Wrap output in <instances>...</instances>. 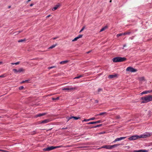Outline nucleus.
I'll list each match as a JSON object with an SVG mask.
<instances>
[{
	"label": "nucleus",
	"mask_w": 152,
	"mask_h": 152,
	"mask_svg": "<svg viewBox=\"0 0 152 152\" xmlns=\"http://www.w3.org/2000/svg\"><path fill=\"white\" fill-rule=\"evenodd\" d=\"M120 145V144H115L113 145H105L103 146L102 148H105L107 149H110L113 148H115Z\"/></svg>",
	"instance_id": "20e7f679"
},
{
	"label": "nucleus",
	"mask_w": 152,
	"mask_h": 152,
	"mask_svg": "<svg viewBox=\"0 0 152 152\" xmlns=\"http://www.w3.org/2000/svg\"><path fill=\"white\" fill-rule=\"evenodd\" d=\"M33 4H31L30 5V6L31 7L32 6H33Z\"/></svg>",
	"instance_id": "5fc2aeb1"
},
{
	"label": "nucleus",
	"mask_w": 152,
	"mask_h": 152,
	"mask_svg": "<svg viewBox=\"0 0 152 152\" xmlns=\"http://www.w3.org/2000/svg\"><path fill=\"white\" fill-rule=\"evenodd\" d=\"M69 61H62L60 62V64H66Z\"/></svg>",
	"instance_id": "f3484780"
},
{
	"label": "nucleus",
	"mask_w": 152,
	"mask_h": 152,
	"mask_svg": "<svg viewBox=\"0 0 152 152\" xmlns=\"http://www.w3.org/2000/svg\"><path fill=\"white\" fill-rule=\"evenodd\" d=\"M51 16V15H48V16H47L46 18H49V17H50Z\"/></svg>",
	"instance_id": "3c124183"
},
{
	"label": "nucleus",
	"mask_w": 152,
	"mask_h": 152,
	"mask_svg": "<svg viewBox=\"0 0 152 152\" xmlns=\"http://www.w3.org/2000/svg\"><path fill=\"white\" fill-rule=\"evenodd\" d=\"M126 137H120V140H123V139H125L126 138Z\"/></svg>",
	"instance_id": "c9c22d12"
},
{
	"label": "nucleus",
	"mask_w": 152,
	"mask_h": 152,
	"mask_svg": "<svg viewBox=\"0 0 152 152\" xmlns=\"http://www.w3.org/2000/svg\"><path fill=\"white\" fill-rule=\"evenodd\" d=\"M139 151L140 152H147L148 151L146 150H140Z\"/></svg>",
	"instance_id": "c85d7f7f"
},
{
	"label": "nucleus",
	"mask_w": 152,
	"mask_h": 152,
	"mask_svg": "<svg viewBox=\"0 0 152 152\" xmlns=\"http://www.w3.org/2000/svg\"><path fill=\"white\" fill-rule=\"evenodd\" d=\"M99 127V126L98 125H97L96 126H94L92 128H96V127Z\"/></svg>",
	"instance_id": "a18cd8bd"
},
{
	"label": "nucleus",
	"mask_w": 152,
	"mask_h": 152,
	"mask_svg": "<svg viewBox=\"0 0 152 152\" xmlns=\"http://www.w3.org/2000/svg\"><path fill=\"white\" fill-rule=\"evenodd\" d=\"M83 77V75H80L78 76H77V77H75L74 79H79V78H80V77Z\"/></svg>",
	"instance_id": "b1692460"
},
{
	"label": "nucleus",
	"mask_w": 152,
	"mask_h": 152,
	"mask_svg": "<svg viewBox=\"0 0 152 152\" xmlns=\"http://www.w3.org/2000/svg\"><path fill=\"white\" fill-rule=\"evenodd\" d=\"M77 87H72L71 86H69L66 88H65L62 89V90L63 91L67 90L69 91H71L72 90L77 89Z\"/></svg>",
	"instance_id": "39448f33"
},
{
	"label": "nucleus",
	"mask_w": 152,
	"mask_h": 152,
	"mask_svg": "<svg viewBox=\"0 0 152 152\" xmlns=\"http://www.w3.org/2000/svg\"><path fill=\"white\" fill-rule=\"evenodd\" d=\"M131 33V32L130 31V30L129 31H126L124 33L118 34L116 36L117 37H118L119 36H121L123 35H125L126 34L129 35Z\"/></svg>",
	"instance_id": "0eeeda50"
},
{
	"label": "nucleus",
	"mask_w": 152,
	"mask_h": 152,
	"mask_svg": "<svg viewBox=\"0 0 152 152\" xmlns=\"http://www.w3.org/2000/svg\"><path fill=\"white\" fill-rule=\"evenodd\" d=\"M134 37V36H132V37H130L129 38V39H130L131 40H132V39H133Z\"/></svg>",
	"instance_id": "de8ad7c7"
},
{
	"label": "nucleus",
	"mask_w": 152,
	"mask_h": 152,
	"mask_svg": "<svg viewBox=\"0 0 152 152\" xmlns=\"http://www.w3.org/2000/svg\"><path fill=\"white\" fill-rule=\"evenodd\" d=\"M60 6V4L59 3H58L57 5L55 6L54 7L52 8V10L53 11H54L57 10Z\"/></svg>",
	"instance_id": "9d476101"
},
{
	"label": "nucleus",
	"mask_w": 152,
	"mask_h": 152,
	"mask_svg": "<svg viewBox=\"0 0 152 152\" xmlns=\"http://www.w3.org/2000/svg\"><path fill=\"white\" fill-rule=\"evenodd\" d=\"M149 92V93H151L152 92V90H150V91H148Z\"/></svg>",
	"instance_id": "864d4df0"
},
{
	"label": "nucleus",
	"mask_w": 152,
	"mask_h": 152,
	"mask_svg": "<svg viewBox=\"0 0 152 152\" xmlns=\"http://www.w3.org/2000/svg\"><path fill=\"white\" fill-rule=\"evenodd\" d=\"M46 114V113L38 114L35 115V117H40L43 115H45Z\"/></svg>",
	"instance_id": "f8f14e48"
},
{
	"label": "nucleus",
	"mask_w": 152,
	"mask_h": 152,
	"mask_svg": "<svg viewBox=\"0 0 152 152\" xmlns=\"http://www.w3.org/2000/svg\"><path fill=\"white\" fill-rule=\"evenodd\" d=\"M99 125V127L101 126L102 125V124H99V125Z\"/></svg>",
	"instance_id": "052dcab7"
},
{
	"label": "nucleus",
	"mask_w": 152,
	"mask_h": 152,
	"mask_svg": "<svg viewBox=\"0 0 152 152\" xmlns=\"http://www.w3.org/2000/svg\"><path fill=\"white\" fill-rule=\"evenodd\" d=\"M0 151L4 152V151L3 150H2L0 149Z\"/></svg>",
	"instance_id": "4d7b16f0"
},
{
	"label": "nucleus",
	"mask_w": 152,
	"mask_h": 152,
	"mask_svg": "<svg viewBox=\"0 0 152 152\" xmlns=\"http://www.w3.org/2000/svg\"><path fill=\"white\" fill-rule=\"evenodd\" d=\"M57 38H58L57 37H54V38H53V39H56Z\"/></svg>",
	"instance_id": "603ef678"
},
{
	"label": "nucleus",
	"mask_w": 152,
	"mask_h": 152,
	"mask_svg": "<svg viewBox=\"0 0 152 152\" xmlns=\"http://www.w3.org/2000/svg\"><path fill=\"white\" fill-rule=\"evenodd\" d=\"M59 99V97H57L56 98H52V99L53 100H58Z\"/></svg>",
	"instance_id": "2f4dec72"
},
{
	"label": "nucleus",
	"mask_w": 152,
	"mask_h": 152,
	"mask_svg": "<svg viewBox=\"0 0 152 152\" xmlns=\"http://www.w3.org/2000/svg\"><path fill=\"white\" fill-rule=\"evenodd\" d=\"M24 88V87L23 86H20L19 87V89L20 90H22Z\"/></svg>",
	"instance_id": "58836bf2"
},
{
	"label": "nucleus",
	"mask_w": 152,
	"mask_h": 152,
	"mask_svg": "<svg viewBox=\"0 0 152 152\" xmlns=\"http://www.w3.org/2000/svg\"><path fill=\"white\" fill-rule=\"evenodd\" d=\"M87 124H95V122H89V123H87Z\"/></svg>",
	"instance_id": "a878e982"
},
{
	"label": "nucleus",
	"mask_w": 152,
	"mask_h": 152,
	"mask_svg": "<svg viewBox=\"0 0 152 152\" xmlns=\"http://www.w3.org/2000/svg\"><path fill=\"white\" fill-rule=\"evenodd\" d=\"M115 118L116 119H118L121 118V117L119 115H118L115 116Z\"/></svg>",
	"instance_id": "473e14b6"
},
{
	"label": "nucleus",
	"mask_w": 152,
	"mask_h": 152,
	"mask_svg": "<svg viewBox=\"0 0 152 152\" xmlns=\"http://www.w3.org/2000/svg\"><path fill=\"white\" fill-rule=\"evenodd\" d=\"M95 119H96V118L95 117H92V118H89L90 121L94 120Z\"/></svg>",
	"instance_id": "ea45409f"
},
{
	"label": "nucleus",
	"mask_w": 152,
	"mask_h": 152,
	"mask_svg": "<svg viewBox=\"0 0 152 152\" xmlns=\"http://www.w3.org/2000/svg\"><path fill=\"white\" fill-rule=\"evenodd\" d=\"M149 92L148 91H143L141 93V94L142 95L143 94H147Z\"/></svg>",
	"instance_id": "6ab92c4d"
},
{
	"label": "nucleus",
	"mask_w": 152,
	"mask_h": 152,
	"mask_svg": "<svg viewBox=\"0 0 152 152\" xmlns=\"http://www.w3.org/2000/svg\"><path fill=\"white\" fill-rule=\"evenodd\" d=\"M78 39H78V37H77L73 39L72 40V41L74 42V41H76Z\"/></svg>",
	"instance_id": "7c9ffc66"
},
{
	"label": "nucleus",
	"mask_w": 152,
	"mask_h": 152,
	"mask_svg": "<svg viewBox=\"0 0 152 152\" xmlns=\"http://www.w3.org/2000/svg\"><path fill=\"white\" fill-rule=\"evenodd\" d=\"M25 69L23 68H20L18 70V72H21L25 71Z\"/></svg>",
	"instance_id": "aec40b11"
},
{
	"label": "nucleus",
	"mask_w": 152,
	"mask_h": 152,
	"mask_svg": "<svg viewBox=\"0 0 152 152\" xmlns=\"http://www.w3.org/2000/svg\"><path fill=\"white\" fill-rule=\"evenodd\" d=\"M30 81L29 80H26L24 81H23L21 82V83H28V81Z\"/></svg>",
	"instance_id": "5701e85b"
},
{
	"label": "nucleus",
	"mask_w": 152,
	"mask_h": 152,
	"mask_svg": "<svg viewBox=\"0 0 152 152\" xmlns=\"http://www.w3.org/2000/svg\"><path fill=\"white\" fill-rule=\"evenodd\" d=\"M66 129V128H62V129Z\"/></svg>",
	"instance_id": "69168bd1"
},
{
	"label": "nucleus",
	"mask_w": 152,
	"mask_h": 152,
	"mask_svg": "<svg viewBox=\"0 0 152 152\" xmlns=\"http://www.w3.org/2000/svg\"><path fill=\"white\" fill-rule=\"evenodd\" d=\"M90 121L89 119H85L83 120V121Z\"/></svg>",
	"instance_id": "79ce46f5"
},
{
	"label": "nucleus",
	"mask_w": 152,
	"mask_h": 152,
	"mask_svg": "<svg viewBox=\"0 0 152 152\" xmlns=\"http://www.w3.org/2000/svg\"><path fill=\"white\" fill-rule=\"evenodd\" d=\"M91 51H89L87 52V53H90L91 52Z\"/></svg>",
	"instance_id": "6e6d98bb"
},
{
	"label": "nucleus",
	"mask_w": 152,
	"mask_h": 152,
	"mask_svg": "<svg viewBox=\"0 0 152 152\" xmlns=\"http://www.w3.org/2000/svg\"><path fill=\"white\" fill-rule=\"evenodd\" d=\"M20 63V62H16V63H15V65H18V64H19Z\"/></svg>",
	"instance_id": "c03bdc74"
},
{
	"label": "nucleus",
	"mask_w": 152,
	"mask_h": 152,
	"mask_svg": "<svg viewBox=\"0 0 152 152\" xmlns=\"http://www.w3.org/2000/svg\"><path fill=\"white\" fill-rule=\"evenodd\" d=\"M95 103H98V100H96L95 101Z\"/></svg>",
	"instance_id": "8fccbe9b"
},
{
	"label": "nucleus",
	"mask_w": 152,
	"mask_h": 152,
	"mask_svg": "<svg viewBox=\"0 0 152 152\" xmlns=\"http://www.w3.org/2000/svg\"><path fill=\"white\" fill-rule=\"evenodd\" d=\"M63 147L62 145L58 146H51L50 147H48L46 148H44L43 150V151H49L52 150H53L55 148H60L61 147Z\"/></svg>",
	"instance_id": "7ed1b4c3"
},
{
	"label": "nucleus",
	"mask_w": 152,
	"mask_h": 152,
	"mask_svg": "<svg viewBox=\"0 0 152 152\" xmlns=\"http://www.w3.org/2000/svg\"><path fill=\"white\" fill-rule=\"evenodd\" d=\"M22 31H16V32H15L14 33V34L15 35H17L18 34H19Z\"/></svg>",
	"instance_id": "4be33fe9"
},
{
	"label": "nucleus",
	"mask_w": 152,
	"mask_h": 152,
	"mask_svg": "<svg viewBox=\"0 0 152 152\" xmlns=\"http://www.w3.org/2000/svg\"><path fill=\"white\" fill-rule=\"evenodd\" d=\"M108 27L107 26H106L103 28H102L100 30V32H102L104 30H105Z\"/></svg>",
	"instance_id": "a211bd4d"
},
{
	"label": "nucleus",
	"mask_w": 152,
	"mask_h": 152,
	"mask_svg": "<svg viewBox=\"0 0 152 152\" xmlns=\"http://www.w3.org/2000/svg\"><path fill=\"white\" fill-rule=\"evenodd\" d=\"M85 28V26H83L82 28L81 29V30H80V32H81Z\"/></svg>",
	"instance_id": "4c0bfd02"
},
{
	"label": "nucleus",
	"mask_w": 152,
	"mask_h": 152,
	"mask_svg": "<svg viewBox=\"0 0 152 152\" xmlns=\"http://www.w3.org/2000/svg\"><path fill=\"white\" fill-rule=\"evenodd\" d=\"M120 138H117L114 141H113V142H116V141H118L120 140Z\"/></svg>",
	"instance_id": "cd10ccee"
},
{
	"label": "nucleus",
	"mask_w": 152,
	"mask_h": 152,
	"mask_svg": "<svg viewBox=\"0 0 152 152\" xmlns=\"http://www.w3.org/2000/svg\"><path fill=\"white\" fill-rule=\"evenodd\" d=\"M57 45V44H56L55 45H53L52 46H51L48 49H52L54 48H55L56 46Z\"/></svg>",
	"instance_id": "412c9836"
},
{
	"label": "nucleus",
	"mask_w": 152,
	"mask_h": 152,
	"mask_svg": "<svg viewBox=\"0 0 152 152\" xmlns=\"http://www.w3.org/2000/svg\"><path fill=\"white\" fill-rule=\"evenodd\" d=\"M11 64L12 65H14V64H15V63H11Z\"/></svg>",
	"instance_id": "13d9d810"
},
{
	"label": "nucleus",
	"mask_w": 152,
	"mask_h": 152,
	"mask_svg": "<svg viewBox=\"0 0 152 152\" xmlns=\"http://www.w3.org/2000/svg\"><path fill=\"white\" fill-rule=\"evenodd\" d=\"M83 35L80 34V35H79L77 37H78V39H79L80 38H81L82 37H83Z\"/></svg>",
	"instance_id": "72a5a7b5"
},
{
	"label": "nucleus",
	"mask_w": 152,
	"mask_h": 152,
	"mask_svg": "<svg viewBox=\"0 0 152 152\" xmlns=\"http://www.w3.org/2000/svg\"><path fill=\"white\" fill-rule=\"evenodd\" d=\"M150 135H151L149 133H146L144 134L141 135L140 136H139V137L142 138H145L147 137L150 136Z\"/></svg>",
	"instance_id": "6e6552de"
},
{
	"label": "nucleus",
	"mask_w": 152,
	"mask_h": 152,
	"mask_svg": "<svg viewBox=\"0 0 152 152\" xmlns=\"http://www.w3.org/2000/svg\"><path fill=\"white\" fill-rule=\"evenodd\" d=\"M2 62H0V64H2Z\"/></svg>",
	"instance_id": "e2e57ef3"
},
{
	"label": "nucleus",
	"mask_w": 152,
	"mask_h": 152,
	"mask_svg": "<svg viewBox=\"0 0 152 152\" xmlns=\"http://www.w3.org/2000/svg\"><path fill=\"white\" fill-rule=\"evenodd\" d=\"M138 80L141 82L145 81V79H144V77H139L138 78Z\"/></svg>",
	"instance_id": "2eb2a0df"
},
{
	"label": "nucleus",
	"mask_w": 152,
	"mask_h": 152,
	"mask_svg": "<svg viewBox=\"0 0 152 152\" xmlns=\"http://www.w3.org/2000/svg\"><path fill=\"white\" fill-rule=\"evenodd\" d=\"M140 150H134V152H140Z\"/></svg>",
	"instance_id": "49530a36"
},
{
	"label": "nucleus",
	"mask_w": 152,
	"mask_h": 152,
	"mask_svg": "<svg viewBox=\"0 0 152 152\" xmlns=\"http://www.w3.org/2000/svg\"><path fill=\"white\" fill-rule=\"evenodd\" d=\"M6 77V75L5 74H3V75H0V77L1 78H4Z\"/></svg>",
	"instance_id": "c756f323"
},
{
	"label": "nucleus",
	"mask_w": 152,
	"mask_h": 152,
	"mask_svg": "<svg viewBox=\"0 0 152 152\" xmlns=\"http://www.w3.org/2000/svg\"><path fill=\"white\" fill-rule=\"evenodd\" d=\"M126 46V44H125V45H123V47H125Z\"/></svg>",
	"instance_id": "680f3d73"
},
{
	"label": "nucleus",
	"mask_w": 152,
	"mask_h": 152,
	"mask_svg": "<svg viewBox=\"0 0 152 152\" xmlns=\"http://www.w3.org/2000/svg\"><path fill=\"white\" fill-rule=\"evenodd\" d=\"M138 137H139L137 136H133L131 137H130L129 138V140H135L136 139H137Z\"/></svg>",
	"instance_id": "1a4fd4ad"
},
{
	"label": "nucleus",
	"mask_w": 152,
	"mask_h": 152,
	"mask_svg": "<svg viewBox=\"0 0 152 152\" xmlns=\"http://www.w3.org/2000/svg\"><path fill=\"white\" fill-rule=\"evenodd\" d=\"M31 0H28L27 1V3H28L29 2V1H31Z\"/></svg>",
	"instance_id": "bf43d9fd"
},
{
	"label": "nucleus",
	"mask_w": 152,
	"mask_h": 152,
	"mask_svg": "<svg viewBox=\"0 0 152 152\" xmlns=\"http://www.w3.org/2000/svg\"><path fill=\"white\" fill-rule=\"evenodd\" d=\"M126 71L131 72H137V70L132 67L129 66L126 69Z\"/></svg>",
	"instance_id": "423d86ee"
},
{
	"label": "nucleus",
	"mask_w": 152,
	"mask_h": 152,
	"mask_svg": "<svg viewBox=\"0 0 152 152\" xmlns=\"http://www.w3.org/2000/svg\"><path fill=\"white\" fill-rule=\"evenodd\" d=\"M105 133V132H101L99 133V134H102L104 133Z\"/></svg>",
	"instance_id": "09e8293b"
},
{
	"label": "nucleus",
	"mask_w": 152,
	"mask_h": 152,
	"mask_svg": "<svg viewBox=\"0 0 152 152\" xmlns=\"http://www.w3.org/2000/svg\"><path fill=\"white\" fill-rule=\"evenodd\" d=\"M37 132L36 131H34L32 132V133H31V134H35Z\"/></svg>",
	"instance_id": "a19ab883"
},
{
	"label": "nucleus",
	"mask_w": 152,
	"mask_h": 152,
	"mask_svg": "<svg viewBox=\"0 0 152 152\" xmlns=\"http://www.w3.org/2000/svg\"><path fill=\"white\" fill-rule=\"evenodd\" d=\"M117 76V75L116 74L110 75L109 76L108 78H113L114 77H116Z\"/></svg>",
	"instance_id": "4468645a"
},
{
	"label": "nucleus",
	"mask_w": 152,
	"mask_h": 152,
	"mask_svg": "<svg viewBox=\"0 0 152 152\" xmlns=\"http://www.w3.org/2000/svg\"><path fill=\"white\" fill-rule=\"evenodd\" d=\"M102 122V121L101 120H99L96 121H95V124L99 123Z\"/></svg>",
	"instance_id": "f704fd0d"
},
{
	"label": "nucleus",
	"mask_w": 152,
	"mask_h": 152,
	"mask_svg": "<svg viewBox=\"0 0 152 152\" xmlns=\"http://www.w3.org/2000/svg\"><path fill=\"white\" fill-rule=\"evenodd\" d=\"M125 57H116L113 59V61L114 62H121L126 60Z\"/></svg>",
	"instance_id": "f03ea898"
},
{
	"label": "nucleus",
	"mask_w": 152,
	"mask_h": 152,
	"mask_svg": "<svg viewBox=\"0 0 152 152\" xmlns=\"http://www.w3.org/2000/svg\"><path fill=\"white\" fill-rule=\"evenodd\" d=\"M141 99L142 100V103H146L151 101H152V95H148L142 97Z\"/></svg>",
	"instance_id": "f257e3e1"
},
{
	"label": "nucleus",
	"mask_w": 152,
	"mask_h": 152,
	"mask_svg": "<svg viewBox=\"0 0 152 152\" xmlns=\"http://www.w3.org/2000/svg\"><path fill=\"white\" fill-rule=\"evenodd\" d=\"M25 41H26V39H21L19 40L18 41V42H22Z\"/></svg>",
	"instance_id": "393cba45"
},
{
	"label": "nucleus",
	"mask_w": 152,
	"mask_h": 152,
	"mask_svg": "<svg viewBox=\"0 0 152 152\" xmlns=\"http://www.w3.org/2000/svg\"><path fill=\"white\" fill-rule=\"evenodd\" d=\"M103 91V89L102 88H99L98 89V92H100L101 91Z\"/></svg>",
	"instance_id": "e433bc0d"
},
{
	"label": "nucleus",
	"mask_w": 152,
	"mask_h": 152,
	"mask_svg": "<svg viewBox=\"0 0 152 152\" xmlns=\"http://www.w3.org/2000/svg\"><path fill=\"white\" fill-rule=\"evenodd\" d=\"M55 66H51V67H49L48 68V69H52V68H55Z\"/></svg>",
	"instance_id": "37998d69"
},
{
	"label": "nucleus",
	"mask_w": 152,
	"mask_h": 152,
	"mask_svg": "<svg viewBox=\"0 0 152 152\" xmlns=\"http://www.w3.org/2000/svg\"><path fill=\"white\" fill-rule=\"evenodd\" d=\"M13 71L15 73H16L17 72H18V70H17L16 69H13Z\"/></svg>",
	"instance_id": "bb28decb"
},
{
	"label": "nucleus",
	"mask_w": 152,
	"mask_h": 152,
	"mask_svg": "<svg viewBox=\"0 0 152 152\" xmlns=\"http://www.w3.org/2000/svg\"><path fill=\"white\" fill-rule=\"evenodd\" d=\"M72 118H73L77 120H78V119H80V118L79 117H76L73 116H71V117L68 118V121H69V120H70Z\"/></svg>",
	"instance_id": "ddd939ff"
},
{
	"label": "nucleus",
	"mask_w": 152,
	"mask_h": 152,
	"mask_svg": "<svg viewBox=\"0 0 152 152\" xmlns=\"http://www.w3.org/2000/svg\"><path fill=\"white\" fill-rule=\"evenodd\" d=\"M50 121V119H45V120H44L42 121L41 122V124H45V123H47L49 122Z\"/></svg>",
	"instance_id": "9b49d317"
},
{
	"label": "nucleus",
	"mask_w": 152,
	"mask_h": 152,
	"mask_svg": "<svg viewBox=\"0 0 152 152\" xmlns=\"http://www.w3.org/2000/svg\"><path fill=\"white\" fill-rule=\"evenodd\" d=\"M112 1V0H110V2L111 3V2Z\"/></svg>",
	"instance_id": "0e129e2a"
},
{
	"label": "nucleus",
	"mask_w": 152,
	"mask_h": 152,
	"mask_svg": "<svg viewBox=\"0 0 152 152\" xmlns=\"http://www.w3.org/2000/svg\"><path fill=\"white\" fill-rule=\"evenodd\" d=\"M10 6H9V8H10Z\"/></svg>",
	"instance_id": "338daca9"
},
{
	"label": "nucleus",
	"mask_w": 152,
	"mask_h": 152,
	"mask_svg": "<svg viewBox=\"0 0 152 152\" xmlns=\"http://www.w3.org/2000/svg\"><path fill=\"white\" fill-rule=\"evenodd\" d=\"M107 113L106 112H103L99 114H98L96 115V116H99V115H107Z\"/></svg>",
	"instance_id": "dca6fc26"
}]
</instances>
